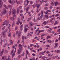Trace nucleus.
<instances>
[{
  "label": "nucleus",
  "instance_id": "40",
  "mask_svg": "<svg viewBox=\"0 0 60 60\" xmlns=\"http://www.w3.org/2000/svg\"><path fill=\"white\" fill-rule=\"evenodd\" d=\"M20 42V41L19 40H18L17 42V43L18 44H19V43Z\"/></svg>",
  "mask_w": 60,
  "mask_h": 60
},
{
  "label": "nucleus",
  "instance_id": "26",
  "mask_svg": "<svg viewBox=\"0 0 60 60\" xmlns=\"http://www.w3.org/2000/svg\"><path fill=\"white\" fill-rule=\"evenodd\" d=\"M40 4H38V5L37 7V8H38H38H39V7H40Z\"/></svg>",
  "mask_w": 60,
  "mask_h": 60
},
{
  "label": "nucleus",
  "instance_id": "34",
  "mask_svg": "<svg viewBox=\"0 0 60 60\" xmlns=\"http://www.w3.org/2000/svg\"><path fill=\"white\" fill-rule=\"evenodd\" d=\"M57 45H58V43H55V45L56 46V47H57Z\"/></svg>",
  "mask_w": 60,
  "mask_h": 60
},
{
  "label": "nucleus",
  "instance_id": "38",
  "mask_svg": "<svg viewBox=\"0 0 60 60\" xmlns=\"http://www.w3.org/2000/svg\"><path fill=\"white\" fill-rule=\"evenodd\" d=\"M34 22H36V21H35V18H34Z\"/></svg>",
  "mask_w": 60,
  "mask_h": 60
},
{
  "label": "nucleus",
  "instance_id": "46",
  "mask_svg": "<svg viewBox=\"0 0 60 60\" xmlns=\"http://www.w3.org/2000/svg\"><path fill=\"white\" fill-rule=\"evenodd\" d=\"M46 53L47 54H49V53H50V52H49V51H47L46 52Z\"/></svg>",
  "mask_w": 60,
  "mask_h": 60
},
{
  "label": "nucleus",
  "instance_id": "51",
  "mask_svg": "<svg viewBox=\"0 0 60 60\" xmlns=\"http://www.w3.org/2000/svg\"><path fill=\"white\" fill-rule=\"evenodd\" d=\"M57 41H58V40L57 39H56V40L55 42H57Z\"/></svg>",
  "mask_w": 60,
  "mask_h": 60
},
{
  "label": "nucleus",
  "instance_id": "3",
  "mask_svg": "<svg viewBox=\"0 0 60 60\" xmlns=\"http://www.w3.org/2000/svg\"><path fill=\"white\" fill-rule=\"evenodd\" d=\"M4 11L3 12H2L1 14V15L2 16L3 14H5L6 13V10L5 8H4L3 9Z\"/></svg>",
  "mask_w": 60,
  "mask_h": 60
},
{
  "label": "nucleus",
  "instance_id": "53",
  "mask_svg": "<svg viewBox=\"0 0 60 60\" xmlns=\"http://www.w3.org/2000/svg\"><path fill=\"white\" fill-rule=\"evenodd\" d=\"M59 16V14H58L57 15H55V16L56 17V16Z\"/></svg>",
  "mask_w": 60,
  "mask_h": 60
},
{
  "label": "nucleus",
  "instance_id": "19",
  "mask_svg": "<svg viewBox=\"0 0 60 60\" xmlns=\"http://www.w3.org/2000/svg\"><path fill=\"white\" fill-rule=\"evenodd\" d=\"M5 53H8V51L7 50H5Z\"/></svg>",
  "mask_w": 60,
  "mask_h": 60
},
{
  "label": "nucleus",
  "instance_id": "1",
  "mask_svg": "<svg viewBox=\"0 0 60 60\" xmlns=\"http://www.w3.org/2000/svg\"><path fill=\"white\" fill-rule=\"evenodd\" d=\"M18 46L19 49L17 53L18 54H20L21 53V51H22V49L23 47H22V46L20 44H19Z\"/></svg>",
  "mask_w": 60,
  "mask_h": 60
},
{
  "label": "nucleus",
  "instance_id": "27",
  "mask_svg": "<svg viewBox=\"0 0 60 60\" xmlns=\"http://www.w3.org/2000/svg\"><path fill=\"white\" fill-rule=\"evenodd\" d=\"M5 28V26H4L2 28V30H4V29Z\"/></svg>",
  "mask_w": 60,
  "mask_h": 60
},
{
  "label": "nucleus",
  "instance_id": "23",
  "mask_svg": "<svg viewBox=\"0 0 60 60\" xmlns=\"http://www.w3.org/2000/svg\"><path fill=\"white\" fill-rule=\"evenodd\" d=\"M15 56V53H13L12 54V58H13V57Z\"/></svg>",
  "mask_w": 60,
  "mask_h": 60
},
{
  "label": "nucleus",
  "instance_id": "2",
  "mask_svg": "<svg viewBox=\"0 0 60 60\" xmlns=\"http://www.w3.org/2000/svg\"><path fill=\"white\" fill-rule=\"evenodd\" d=\"M12 13L13 14H15L13 16V17L12 18H10V19H12V20H13L15 18H16V15L15 14L16 13V10L15 9H14L13 11H12Z\"/></svg>",
  "mask_w": 60,
  "mask_h": 60
},
{
  "label": "nucleus",
  "instance_id": "6",
  "mask_svg": "<svg viewBox=\"0 0 60 60\" xmlns=\"http://www.w3.org/2000/svg\"><path fill=\"white\" fill-rule=\"evenodd\" d=\"M48 21H47L46 22V21H45L44 22H43L42 23V25H43V24H44V25H46V24H48Z\"/></svg>",
  "mask_w": 60,
  "mask_h": 60
},
{
  "label": "nucleus",
  "instance_id": "56",
  "mask_svg": "<svg viewBox=\"0 0 60 60\" xmlns=\"http://www.w3.org/2000/svg\"><path fill=\"white\" fill-rule=\"evenodd\" d=\"M46 11L47 12H50V10H47Z\"/></svg>",
  "mask_w": 60,
  "mask_h": 60
},
{
  "label": "nucleus",
  "instance_id": "29",
  "mask_svg": "<svg viewBox=\"0 0 60 60\" xmlns=\"http://www.w3.org/2000/svg\"><path fill=\"white\" fill-rule=\"evenodd\" d=\"M14 25V21L13 22V23L12 24V27H13V25Z\"/></svg>",
  "mask_w": 60,
  "mask_h": 60
},
{
  "label": "nucleus",
  "instance_id": "37",
  "mask_svg": "<svg viewBox=\"0 0 60 60\" xmlns=\"http://www.w3.org/2000/svg\"><path fill=\"white\" fill-rule=\"evenodd\" d=\"M43 17V15H41L40 16V18H42Z\"/></svg>",
  "mask_w": 60,
  "mask_h": 60
},
{
  "label": "nucleus",
  "instance_id": "16",
  "mask_svg": "<svg viewBox=\"0 0 60 60\" xmlns=\"http://www.w3.org/2000/svg\"><path fill=\"white\" fill-rule=\"evenodd\" d=\"M17 11L18 13H19V8H17Z\"/></svg>",
  "mask_w": 60,
  "mask_h": 60
},
{
  "label": "nucleus",
  "instance_id": "58",
  "mask_svg": "<svg viewBox=\"0 0 60 60\" xmlns=\"http://www.w3.org/2000/svg\"><path fill=\"white\" fill-rule=\"evenodd\" d=\"M18 31H17L16 32V34L17 35L18 34Z\"/></svg>",
  "mask_w": 60,
  "mask_h": 60
},
{
  "label": "nucleus",
  "instance_id": "48",
  "mask_svg": "<svg viewBox=\"0 0 60 60\" xmlns=\"http://www.w3.org/2000/svg\"><path fill=\"white\" fill-rule=\"evenodd\" d=\"M50 59H51V58H49L48 59H47V60H50Z\"/></svg>",
  "mask_w": 60,
  "mask_h": 60
},
{
  "label": "nucleus",
  "instance_id": "13",
  "mask_svg": "<svg viewBox=\"0 0 60 60\" xmlns=\"http://www.w3.org/2000/svg\"><path fill=\"white\" fill-rule=\"evenodd\" d=\"M20 21H19V19H18V21L17 22L16 24L18 25H19V23H20Z\"/></svg>",
  "mask_w": 60,
  "mask_h": 60
},
{
  "label": "nucleus",
  "instance_id": "5",
  "mask_svg": "<svg viewBox=\"0 0 60 60\" xmlns=\"http://www.w3.org/2000/svg\"><path fill=\"white\" fill-rule=\"evenodd\" d=\"M18 0H16V1H14V3H16V4H20L21 3V1H19V2H17V1Z\"/></svg>",
  "mask_w": 60,
  "mask_h": 60
},
{
  "label": "nucleus",
  "instance_id": "17",
  "mask_svg": "<svg viewBox=\"0 0 60 60\" xmlns=\"http://www.w3.org/2000/svg\"><path fill=\"white\" fill-rule=\"evenodd\" d=\"M19 35H18L19 36H20V34L21 33V31H19Z\"/></svg>",
  "mask_w": 60,
  "mask_h": 60
},
{
  "label": "nucleus",
  "instance_id": "41",
  "mask_svg": "<svg viewBox=\"0 0 60 60\" xmlns=\"http://www.w3.org/2000/svg\"><path fill=\"white\" fill-rule=\"evenodd\" d=\"M10 42L11 44H12L13 43V42H12V41L11 40V42Z\"/></svg>",
  "mask_w": 60,
  "mask_h": 60
},
{
  "label": "nucleus",
  "instance_id": "18",
  "mask_svg": "<svg viewBox=\"0 0 60 60\" xmlns=\"http://www.w3.org/2000/svg\"><path fill=\"white\" fill-rule=\"evenodd\" d=\"M22 8V6H20L18 8H19V9H21Z\"/></svg>",
  "mask_w": 60,
  "mask_h": 60
},
{
  "label": "nucleus",
  "instance_id": "62",
  "mask_svg": "<svg viewBox=\"0 0 60 60\" xmlns=\"http://www.w3.org/2000/svg\"><path fill=\"white\" fill-rule=\"evenodd\" d=\"M46 46L47 47H50V45H46Z\"/></svg>",
  "mask_w": 60,
  "mask_h": 60
},
{
  "label": "nucleus",
  "instance_id": "42",
  "mask_svg": "<svg viewBox=\"0 0 60 60\" xmlns=\"http://www.w3.org/2000/svg\"><path fill=\"white\" fill-rule=\"evenodd\" d=\"M26 57L25 58V59H27V54H26Z\"/></svg>",
  "mask_w": 60,
  "mask_h": 60
},
{
  "label": "nucleus",
  "instance_id": "21",
  "mask_svg": "<svg viewBox=\"0 0 60 60\" xmlns=\"http://www.w3.org/2000/svg\"><path fill=\"white\" fill-rule=\"evenodd\" d=\"M7 45V43L5 44L4 45V48H5V47H6V46Z\"/></svg>",
  "mask_w": 60,
  "mask_h": 60
},
{
  "label": "nucleus",
  "instance_id": "30",
  "mask_svg": "<svg viewBox=\"0 0 60 60\" xmlns=\"http://www.w3.org/2000/svg\"><path fill=\"white\" fill-rule=\"evenodd\" d=\"M6 23H5V22L3 24V26H4V25H5V24H6Z\"/></svg>",
  "mask_w": 60,
  "mask_h": 60
},
{
  "label": "nucleus",
  "instance_id": "59",
  "mask_svg": "<svg viewBox=\"0 0 60 60\" xmlns=\"http://www.w3.org/2000/svg\"><path fill=\"white\" fill-rule=\"evenodd\" d=\"M58 31L59 33H60V29H58Z\"/></svg>",
  "mask_w": 60,
  "mask_h": 60
},
{
  "label": "nucleus",
  "instance_id": "47",
  "mask_svg": "<svg viewBox=\"0 0 60 60\" xmlns=\"http://www.w3.org/2000/svg\"><path fill=\"white\" fill-rule=\"evenodd\" d=\"M23 29V28H20V30L21 31H22V30H23V29Z\"/></svg>",
  "mask_w": 60,
  "mask_h": 60
},
{
  "label": "nucleus",
  "instance_id": "63",
  "mask_svg": "<svg viewBox=\"0 0 60 60\" xmlns=\"http://www.w3.org/2000/svg\"><path fill=\"white\" fill-rule=\"evenodd\" d=\"M50 9H52V6H51L50 7Z\"/></svg>",
  "mask_w": 60,
  "mask_h": 60
},
{
  "label": "nucleus",
  "instance_id": "9",
  "mask_svg": "<svg viewBox=\"0 0 60 60\" xmlns=\"http://www.w3.org/2000/svg\"><path fill=\"white\" fill-rule=\"evenodd\" d=\"M5 41V39H4L3 40H3H1V41L0 42V43H1V45H2V43H3V42H4V41Z\"/></svg>",
  "mask_w": 60,
  "mask_h": 60
},
{
  "label": "nucleus",
  "instance_id": "15",
  "mask_svg": "<svg viewBox=\"0 0 60 60\" xmlns=\"http://www.w3.org/2000/svg\"><path fill=\"white\" fill-rule=\"evenodd\" d=\"M2 0H0V5H3V3L2 2Z\"/></svg>",
  "mask_w": 60,
  "mask_h": 60
},
{
  "label": "nucleus",
  "instance_id": "11",
  "mask_svg": "<svg viewBox=\"0 0 60 60\" xmlns=\"http://www.w3.org/2000/svg\"><path fill=\"white\" fill-rule=\"evenodd\" d=\"M5 22L6 23V26H8V25L9 24V22L7 21V20H6L5 21Z\"/></svg>",
  "mask_w": 60,
  "mask_h": 60
},
{
  "label": "nucleus",
  "instance_id": "32",
  "mask_svg": "<svg viewBox=\"0 0 60 60\" xmlns=\"http://www.w3.org/2000/svg\"><path fill=\"white\" fill-rule=\"evenodd\" d=\"M45 10H48V8H47V7H45Z\"/></svg>",
  "mask_w": 60,
  "mask_h": 60
},
{
  "label": "nucleus",
  "instance_id": "36",
  "mask_svg": "<svg viewBox=\"0 0 60 60\" xmlns=\"http://www.w3.org/2000/svg\"><path fill=\"white\" fill-rule=\"evenodd\" d=\"M23 19H24V16H22V17L21 18V19L22 20H23Z\"/></svg>",
  "mask_w": 60,
  "mask_h": 60
},
{
  "label": "nucleus",
  "instance_id": "52",
  "mask_svg": "<svg viewBox=\"0 0 60 60\" xmlns=\"http://www.w3.org/2000/svg\"><path fill=\"white\" fill-rule=\"evenodd\" d=\"M9 34L8 35V37H10L11 36V34H10V33H9Z\"/></svg>",
  "mask_w": 60,
  "mask_h": 60
},
{
  "label": "nucleus",
  "instance_id": "49",
  "mask_svg": "<svg viewBox=\"0 0 60 60\" xmlns=\"http://www.w3.org/2000/svg\"><path fill=\"white\" fill-rule=\"evenodd\" d=\"M8 31V29H6L5 30V32H7Z\"/></svg>",
  "mask_w": 60,
  "mask_h": 60
},
{
  "label": "nucleus",
  "instance_id": "39",
  "mask_svg": "<svg viewBox=\"0 0 60 60\" xmlns=\"http://www.w3.org/2000/svg\"><path fill=\"white\" fill-rule=\"evenodd\" d=\"M22 27H23V24H22L20 28H22Z\"/></svg>",
  "mask_w": 60,
  "mask_h": 60
},
{
  "label": "nucleus",
  "instance_id": "10",
  "mask_svg": "<svg viewBox=\"0 0 60 60\" xmlns=\"http://www.w3.org/2000/svg\"><path fill=\"white\" fill-rule=\"evenodd\" d=\"M25 38L26 39H27V38H26V37L25 36H22V40H25Z\"/></svg>",
  "mask_w": 60,
  "mask_h": 60
},
{
  "label": "nucleus",
  "instance_id": "28",
  "mask_svg": "<svg viewBox=\"0 0 60 60\" xmlns=\"http://www.w3.org/2000/svg\"><path fill=\"white\" fill-rule=\"evenodd\" d=\"M37 20H39L40 19V17H38L37 18Z\"/></svg>",
  "mask_w": 60,
  "mask_h": 60
},
{
  "label": "nucleus",
  "instance_id": "31",
  "mask_svg": "<svg viewBox=\"0 0 60 60\" xmlns=\"http://www.w3.org/2000/svg\"><path fill=\"white\" fill-rule=\"evenodd\" d=\"M33 8H35V7H36V5H34L33 6Z\"/></svg>",
  "mask_w": 60,
  "mask_h": 60
},
{
  "label": "nucleus",
  "instance_id": "25",
  "mask_svg": "<svg viewBox=\"0 0 60 60\" xmlns=\"http://www.w3.org/2000/svg\"><path fill=\"white\" fill-rule=\"evenodd\" d=\"M51 38V37H50V36H47V39H49V38Z\"/></svg>",
  "mask_w": 60,
  "mask_h": 60
},
{
  "label": "nucleus",
  "instance_id": "14",
  "mask_svg": "<svg viewBox=\"0 0 60 60\" xmlns=\"http://www.w3.org/2000/svg\"><path fill=\"white\" fill-rule=\"evenodd\" d=\"M24 32L26 33L28 30V29L27 28H25L24 29Z\"/></svg>",
  "mask_w": 60,
  "mask_h": 60
},
{
  "label": "nucleus",
  "instance_id": "33",
  "mask_svg": "<svg viewBox=\"0 0 60 60\" xmlns=\"http://www.w3.org/2000/svg\"><path fill=\"white\" fill-rule=\"evenodd\" d=\"M11 10H10V11L9 12V15H10V14H11Z\"/></svg>",
  "mask_w": 60,
  "mask_h": 60
},
{
  "label": "nucleus",
  "instance_id": "45",
  "mask_svg": "<svg viewBox=\"0 0 60 60\" xmlns=\"http://www.w3.org/2000/svg\"><path fill=\"white\" fill-rule=\"evenodd\" d=\"M37 38H38V37H36L35 38H34V39H37Z\"/></svg>",
  "mask_w": 60,
  "mask_h": 60
},
{
  "label": "nucleus",
  "instance_id": "43",
  "mask_svg": "<svg viewBox=\"0 0 60 60\" xmlns=\"http://www.w3.org/2000/svg\"><path fill=\"white\" fill-rule=\"evenodd\" d=\"M13 35L14 37H15V34H13Z\"/></svg>",
  "mask_w": 60,
  "mask_h": 60
},
{
  "label": "nucleus",
  "instance_id": "4",
  "mask_svg": "<svg viewBox=\"0 0 60 60\" xmlns=\"http://www.w3.org/2000/svg\"><path fill=\"white\" fill-rule=\"evenodd\" d=\"M3 33V36L4 38H6V34L5 33L4 31H3L2 32Z\"/></svg>",
  "mask_w": 60,
  "mask_h": 60
},
{
  "label": "nucleus",
  "instance_id": "24",
  "mask_svg": "<svg viewBox=\"0 0 60 60\" xmlns=\"http://www.w3.org/2000/svg\"><path fill=\"white\" fill-rule=\"evenodd\" d=\"M30 8V7H27V8L26 9V10H27V11H28V9H29Z\"/></svg>",
  "mask_w": 60,
  "mask_h": 60
},
{
  "label": "nucleus",
  "instance_id": "64",
  "mask_svg": "<svg viewBox=\"0 0 60 60\" xmlns=\"http://www.w3.org/2000/svg\"><path fill=\"white\" fill-rule=\"evenodd\" d=\"M42 58H43V60H45V58H43V57H42Z\"/></svg>",
  "mask_w": 60,
  "mask_h": 60
},
{
  "label": "nucleus",
  "instance_id": "35",
  "mask_svg": "<svg viewBox=\"0 0 60 60\" xmlns=\"http://www.w3.org/2000/svg\"><path fill=\"white\" fill-rule=\"evenodd\" d=\"M57 53H59V52H60V50H57Z\"/></svg>",
  "mask_w": 60,
  "mask_h": 60
},
{
  "label": "nucleus",
  "instance_id": "54",
  "mask_svg": "<svg viewBox=\"0 0 60 60\" xmlns=\"http://www.w3.org/2000/svg\"><path fill=\"white\" fill-rule=\"evenodd\" d=\"M59 36L60 37L58 38V40H59V41H60V35H59Z\"/></svg>",
  "mask_w": 60,
  "mask_h": 60
},
{
  "label": "nucleus",
  "instance_id": "55",
  "mask_svg": "<svg viewBox=\"0 0 60 60\" xmlns=\"http://www.w3.org/2000/svg\"><path fill=\"white\" fill-rule=\"evenodd\" d=\"M48 32L49 33H51V31L49 30L48 31Z\"/></svg>",
  "mask_w": 60,
  "mask_h": 60
},
{
  "label": "nucleus",
  "instance_id": "60",
  "mask_svg": "<svg viewBox=\"0 0 60 60\" xmlns=\"http://www.w3.org/2000/svg\"><path fill=\"white\" fill-rule=\"evenodd\" d=\"M28 27V25H25V27Z\"/></svg>",
  "mask_w": 60,
  "mask_h": 60
},
{
  "label": "nucleus",
  "instance_id": "22",
  "mask_svg": "<svg viewBox=\"0 0 60 60\" xmlns=\"http://www.w3.org/2000/svg\"><path fill=\"white\" fill-rule=\"evenodd\" d=\"M51 6H52L54 5V2H52V3H51Z\"/></svg>",
  "mask_w": 60,
  "mask_h": 60
},
{
  "label": "nucleus",
  "instance_id": "7",
  "mask_svg": "<svg viewBox=\"0 0 60 60\" xmlns=\"http://www.w3.org/2000/svg\"><path fill=\"white\" fill-rule=\"evenodd\" d=\"M4 49H2V51L1 52L0 54V56H2V55L3 54V53H4Z\"/></svg>",
  "mask_w": 60,
  "mask_h": 60
},
{
  "label": "nucleus",
  "instance_id": "61",
  "mask_svg": "<svg viewBox=\"0 0 60 60\" xmlns=\"http://www.w3.org/2000/svg\"><path fill=\"white\" fill-rule=\"evenodd\" d=\"M13 51H14V50H12L11 52V53H13Z\"/></svg>",
  "mask_w": 60,
  "mask_h": 60
},
{
  "label": "nucleus",
  "instance_id": "50",
  "mask_svg": "<svg viewBox=\"0 0 60 60\" xmlns=\"http://www.w3.org/2000/svg\"><path fill=\"white\" fill-rule=\"evenodd\" d=\"M41 15H43V11H41Z\"/></svg>",
  "mask_w": 60,
  "mask_h": 60
},
{
  "label": "nucleus",
  "instance_id": "44",
  "mask_svg": "<svg viewBox=\"0 0 60 60\" xmlns=\"http://www.w3.org/2000/svg\"><path fill=\"white\" fill-rule=\"evenodd\" d=\"M49 31H51L52 30V29L51 28H49Z\"/></svg>",
  "mask_w": 60,
  "mask_h": 60
},
{
  "label": "nucleus",
  "instance_id": "57",
  "mask_svg": "<svg viewBox=\"0 0 60 60\" xmlns=\"http://www.w3.org/2000/svg\"><path fill=\"white\" fill-rule=\"evenodd\" d=\"M32 55H33L34 56H35V54H34V53H33L32 54Z\"/></svg>",
  "mask_w": 60,
  "mask_h": 60
},
{
  "label": "nucleus",
  "instance_id": "20",
  "mask_svg": "<svg viewBox=\"0 0 60 60\" xmlns=\"http://www.w3.org/2000/svg\"><path fill=\"white\" fill-rule=\"evenodd\" d=\"M4 6L6 8V9H8V8H7V7H6V5H5V4H4Z\"/></svg>",
  "mask_w": 60,
  "mask_h": 60
},
{
  "label": "nucleus",
  "instance_id": "8",
  "mask_svg": "<svg viewBox=\"0 0 60 60\" xmlns=\"http://www.w3.org/2000/svg\"><path fill=\"white\" fill-rule=\"evenodd\" d=\"M59 23V21H57L55 22L54 23L53 25H56V24H58Z\"/></svg>",
  "mask_w": 60,
  "mask_h": 60
},
{
  "label": "nucleus",
  "instance_id": "12",
  "mask_svg": "<svg viewBox=\"0 0 60 60\" xmlns=\"http://www.w3.org/2000/svg\"><path fill=\"white\" fill-rule=\"evenodd\" d=\"M54 5L55 6H56L58 5V2H54Z\"/></svg>",
  "mask_w": 60,
  "mask_h": 60
}]
</instances>
